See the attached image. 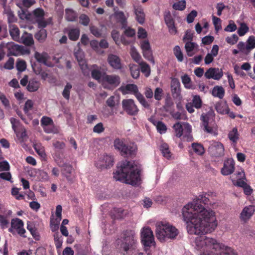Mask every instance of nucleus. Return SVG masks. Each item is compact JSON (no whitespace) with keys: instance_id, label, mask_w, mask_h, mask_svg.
<instances>
[{"instance_id":"1","label":"nucleus","mask_w":255,"mask_h":255,"mask_svg":"<svg viewBox=\"0 0 255 255\" xmlns=\"http://www.w3.org/2000/svg\"><path fill=\"white\" fill-rule=\"evenodd\" d=\"M182 213L190 234H210L213 232L218 226L215 211L198 203L186 204L182 208Z\"/></svg>"},{"instance_id":"2","label":"nucleus","mask_w":255,"mask_h":255,"mask_svg":"<svg viewBox=\"0 0 255 255\" xmlns=\"http://www.w3.org/2000/svg\"><path fill=\"white\" fill-rule=\"evenodd\" d=\"M192 245L198 255H236L231 248L212 237H197Z\"/></svg>"},{"instance_id":"3","label":"nucleus","mask_w":255,"mask_h":255,"mask_svg":"<svg viewBox=\"0 0 255 255\" xmlns=\"http://www.w3.org/2000/svg\"><path fill=\"white\" fill-rule=\"evenodd\" d=\"M140 172L139 166L134 162L124 160L118 165L113 177L117 181L132 185H138L141 181Z\"/></svg>"},{"instance_id":"4","label":"nucleus","mask_w":255,"mask_h":255,"mask_svg":"<svg viewBox=\"0 0 255 255\" xmlns=\"http://www.w3.org/2000/svg\"><path fill=\"white\" fill-rule=\"evenodd\" d=\"M178 234V230L169 223L165 221L156 223L155 235L160 242H165L169 239H174Z\"/></svg>"},{"instance_id":"5","label":"nucleus","mask_w":255,"mask_h":255,"mask_svg":"<svg viewBox=\"0 0 255 255\" xmlns=\"http://www.w3.org/2000/svg\"><path fill=\"white\" fill-rule=\"evenodd\" d=\"M18 15L21 19H26L33 23H37L39 28L45 27L51 21L50 18L47 19L44 18V11L39 8L35 9L32 13L21 9V11H18Z\"/></svg>"},{"instance_id":"6","label":"nucleus","mask_w":255,"mask_h":255,"mask_svg":"<svg viewBox=\"0 0 255 255\" xmlns=\"http://www.w3.org/2000/svg\"><path fill=\"white\" fill-rule=\"evenodd\" d=\"M136 247V238L135 234L131 232L121 241L120 251L123 255H132Z\"/></svg>"},{"instance_id":"7","label":"nucleus","mask_w":255,"mask_h":255,"mask_svg":"<svg viewBox=\"0 0 255 255\" xmlns=\"http://www.w3.org/2000/svg\"><path fill=\"white\" fill-rule=\"evenodd\" d=\"M123 94H133L139 103L145 108L149 109L150 104L146 100L144 96L139 91L137 86L135 84H128L126 85L122 86L119 89Z\"/></svg>"},{"instance_id":"8","label":"nucleus","mask_w":255,"mask_h":255,"mask_svg":"<svg viewBox=\"0 0 255 255\" xmlns=\"http://www.w3.org/2000/svg\"><path fill=\"white\" fill-rule=\"evenodd\" d=\"M121 83V78L119 76L116 74L109 75L106 73L103 74V78L101 84L104 88L113 90L119 85Z\"/></svg>"},{"instance_id":"9","label":"nucleus","mask_w":255,"mask_h":255,"mask_svg":"<svg viewBox=\"0 0 255 255\" xmlns=\"http://www.w3.org/2000/svg\"><path fill=\"white\" fill-rule=\"evenodd\" d=\"M114 165V158L111 155L103 154L99 156L95 162L96 166L100 170L111 168Z\"/></svg>"},{"instance_id":"10","label":"nucleus","mask_w":255,"mask_h":255,"mask_svg":"<svg viewBox=\"0 0 255 255\" xmlns=\"http://www.w3.org/2000/svg\"><path fill=\"white\" fill-rule=\"evenodd\" d=\"M141 242L145 247H150L155 244L153 232L148 227H144L141 230Z\"/></svg>"},{"instance_id":"11","label":"nucleus","mask_w":255,"mask_h":255,"mask_svg":"<svg viewBox=\"0 0 255 255\" xmlns=\"http://www.w3.org/2000/svg\"><path fill=\"white\" fill-rule=\"evenodd\" d=\"M34 57L38 62L42 63L49 67L53 66L55 64L58 62V59L54 57H50L46 52H42L41 53L36 52L34 53Z\"/></svg>"},{"instance_id":"12","label":"nucleus","mask_w":255,"mask_h":255,"mask_svg":"<svg viewBox=\"0 0 255 255\" xmlns=\"http://www.w3.org/2000/svg\"><path fill=\"white\" fill-rule=\"evenodd\" d=\"M23 226L24 223L21 220L17 218H14L11 221V227L8 231L13 234L16 232L20 236L24 237L25 230Z\"/></svg>"},{"instance_id":"13","label":"nucleus","mask_w":255,"mask_h":255,"mask_svg":"<svg viewBox=\"0 0 255 255\" xmlns=\"http://www.w3.org/2000/svg\"><path fill=\"white\" fill-rule=\"evenodd\" d=\"M140 47L144 58L152 64H154L152 51L149 41L148 40H143L140 41Z\"/></svg>"},{"instance_id":"14","label":"nucleus","mask_w":255,"mask_h":255,"mask_svg":"<svg viewBox=\"0 0 255 255\" xmlns=\"http://www.w3.org/2000/svg\"><path fill=\"white\" fill-rule=\"evenodd\" d=\"M123 110L128 115L134 116L137 114L139 110L132 99H126L122 101Z\"/></svg>"},{"instance_id":"15","label":"nucleus","mask_w":255,"mask_h":255,"mask_svg":"<svg viewBox=\"0 0 255 255\" xmlns=\"http://www.w3.org/2000/svg\"><path fill=\"white\" fill-rule=\"evenodd\" d=\"M224 146L218 141H213L209 147L210 154L215 157H221L224 155Z\"/></svg>"},{"instance_id":"16","label":"nucleus","mask_w":255,"mask_h":255,"mask_svg":"<svg viewBox=\"0 0 255 255\" xmlns=\"http://www.w3.org/2000/svg\"><path fill=\"white\" fill-rule=\"evenodd\" d=\"M41 124L44 130L47 133H57L58 131L54 125L52 120L47 117H43L41 120Z\"/></svg>"},{"instance_id":"17","label":"nucleus","mask_w":255,"mask_h":255,"mask_svg":"<svg viewBox=\"0 0 255 255\" xmlns=\"http://www.w3.org/2000/svg\"><path fill=\"white\" fill-rule=\"evenodd\" d=\"M133 11L135 15V20L140 24L144 23L145 14L141 5L134 4L133 5Z\"/></svg>"},{"instance_id":"18","label":"nucleus","mask_w":255,"mask_h":255,"mask_svg":"<svg viewBox=\"0 0 255 255\" xmlns=\"http://www.w3.org/2000/svg\"><path fill=\"white\" fill-rule=\"evenodd\" d=\"M223 76L222 69L218 68H210L205 73L207 79H213L216 80H220Z\"/></svg>"},{"instance_id":"19","label":"nucleus","mask_w":255,"mask_h":255,"mask_svg":"<svg viewBox=\"0 0 255 255\" xmlns=\"http://www.w3.org/2000/svg\"><path fill=\"white\" fill-rule=\"evenodd\" d=\"M164 20L168 28L169 33L172 35L176 34L177 32V30L175 26L174 21L169 11L165 12Z\"/></svg>"},{"instance_id":"20","label":"nucleus","mask_w":255,"mask_h":255,"mask_svg":"<svg viewBox=\"0 0 255 255\" xmlns=\"http://www.w3.org/2000/svg\"><path fill=\"white\" fill-rule=\"evenodd\" d=\"M235 170V161L232 158L225 161L223 167L221 169V173L225 176L229 175Z\"/></svg>"},{"instance_id":"21","label":"nucleus","mask_w":255,"mask_h":255,"mask_svg":"<svg viewBox=\"0 0 255 255\" xmlns=\"http://www.w3.org/2000/svg\"><path fill=\"white\" fill-rule=\"evenodd\" d=\"M74 54L84 74L88 73L87 65L84 60V52L79 48L77 51H75Z\"/></svg>"},{"instance_id":"22","label":"nucleus","mask_w":255,"mask_h":255,"mask_svg":"<svg viewBox=\"0 0 255 255\" xmlns=\"http://www.w3.org/2000/svg\"><path fill=\"white\" fill-rule=\"evenodd\" d=\"M214 197H216L214 193H202L199 195L198 200L205 205L213 206L215 202L212 200V198Z\"/></svg>"},{"instance_id":"23","label":"nucleus","mask_w":255,"mask_h":255,"mask_svg":"<svg viewBox=\"0 0 255 255\" xmlns=\"http://www.w3.org/2000/svg\"><path fill=\"white\" fill-rule=\"evenodd\" d=\"M107 61L109 65L115 69L119 70L122 67L121 59L117 55L109 54L108 56Z\"/></svg>"},{"instance_id":"24","label":"nucleus","mask_w":255,"mask_h":255,"mask_svg":"<svg viewBox=\"0 0 255 255\" xmlns=\"http://www.w3.org/2000/svg\"><path fill=\"white\" fill-rule=\"evenodd\" d=\"M113 15L117 22H120L122 25H127L128 17V14L126 15L124 11L117 9V7H116L114 8V13Z\"/></svg>"},{"instance_id":"25","label":"nucleus","mask_w":255,"mask_h":255,"mask_svg":"<svg viewBox=\"0 0 255 255\" xmlns=\"http://www.w3.org/2000/svg\"><path fill=\"white\" fill-rule=\"evenodd\" d=\"M171 90L174 97H178L180 95L181 88L180 83L178 79L176 78L172 79L171 82Z\"/></svg>"},{"instance_id":"26","label":"nucleus","mask_w":255,"mask_h":255,"mask_svg":"<svg viewBox=\"0 0 255 255\" xmlns=\"http://www.w3.org/2000/svg\"><path fill=\"white\" fill-rule=\"evenodd\" d=\"M201 119L203 122V126L204 127V130L207 133L216 135L217 134L216 129L215 128L209 126V118L207 115H202Z\"/></svg>"},{"instance_id":"27","label":"nucleus","mask_w":255,"mask_h":255,"mask_svg":"<svg viewBox=\"0 0 255 255\" xmlns=\"http://www.w3.org/2000/svg\"><path fill=\"white\" fill-rule=\"evenodd\" d=\"M254 208L253 206H249L245 207L241 213L240 217L244 221H248L253 215Z\"/></svg>"},{"instance_id":"28","label":"nucleus","mask_w":255,"mask_h":255,"mask_svg":"<svg viewBox=\"0 0 255 255\" xmlns=\"http://www.w3.org/2000/svg\"><path fill=\"white\" fill-rule=\"evenodd\" d=\"M198 45L191 41H187L185 45V48L188 56H192L198 49Z\"/></svg>"},{"instance_id":"29","label":"nucleus","mask_w":255,"mask_h":255,"mask_svg":"<svg viewBox=\"0 0 255 255\" xmlns=\"http://www.w3.org/2000/svg\"><path fill=\"white\" fill-rule=\"evenodd\" d=\"M231 180L233 184L237 186V183L240 181H245V174L244 171L241 169L231 176Z\"/></svg>"},{"instance_id":"30","label":"nucleus","mask_w":255,"mask_h":255,"mask_svg":"<svg viewBox=\"0 0 255 255\" xmlns=\"http://www.w3.org/2000/svg\"><path fill=\"white\" fill-rule=\"evenodd\" d=\"M183 137L186 138L187 141H191L193 139L191 135L192 128L191 126L187 123H183Z\"/></svg>"},{"instance_id":"31","label":"nucleus","mask_w":255,"mask_h":255,"mask_svg":"<svg viewBox=\"0 0 255 255\" xmlns=\"http://www.w3.org/2000/svg\"><path fill=\"white\" fill-rule=\"evenodd\" d=\"M225 90L221 86H215L212 91V95L215 97L218 98L220 99L223 98L225 95Z\"/></svg>"},{"instance_id":"32","label":"nucleus","mask_w":255,"mask_h":255,"mask_svg":"<svg viewBox=\"0 0 255 255\" xmlns=\"http://www.w3.org/2000/svg\"><path fill=\"white\" fill-rule=\"evenodd\" d=\"M114 146L116 149L120 151L122 155H123L124 152H125L126 145L122 139H116L114 142Z\"/></svg>"},{"instance_id":"33","label":"nucleus","mask_w":255,"mask_h":255,"mask_svg":"<svg viewBox=\"0 0 255 255\" xmlns=\"http://www.w3.org/2000/svg\"><path fill=\"white\" fill-rule=\"evenodd\" d=\"M182 82L186 89H194L195 87L192 84L190 77L187 74L181 77Z\"/></svg>"},{"instance_id":"34","label":"nucleus","mask_w":255,"mask_h":255,"mask_svg":"<svg viewBox=\"0 0 255 255\" xmlns=\"http://www.w3.org/2000/svg\"><path fill=\"white\" fill-rule=\"evenodd\" d=\"M9 33L12 38L16 41L20 40V33L19 29L15 25H11L9 27Z\"/></svg>"},{"instance_id":"35","label":"nucleus","mask_w":255,"mask_h":255,"mask_svg":"<svg viewBox=\"0 0 255 255\" xmlns=\"http://www.w3.org/2000/svg\"><path fill=\"white\" fill-rule=\"evenodd\" d=\"M215 108L217 111L221 114H226L228 113L229 108L226 103L218 102L216 104Z\"/></svg>"},{"instance_id":"36","label":"nucleus","mask_w":255,"mask_h":255,"mask_svg":"<svg viewBox=\"0 0 255 255\" xmlns=\"http://www.w3.org/2000/svg\"><path fill=\"white\" fill-rule=\"evenodd\" d=\"M33 147L36 153L43 159L46 158V153L44 147L39 142H36L33 144Z\"/></svg>"},{"instance_id":"37","label":"nucleus","mask_w":255,"mask_h":255,"mask_svg":"<svg viewBox=\"0 0 255 255\" xmlns=\"http://www.w3.org/2000/svg\"><path fill=\"white\" fill-rule=\"evenodd\" d=\"M125 152H124L123 156L132 155H134L136 150V145L133 143H130L128 145H126Z\"/></svg>"},{"instance_id":"38","label":"nucleus","mask_w":255,"mask_h":255,"mask_svg":"<svg viewBox=\"0 0 255 255\" xmlns=\"http://www.w3.org/2000/svg\"><path fill=\"white\" fill-rule=\"evenodd\" d=\"M20 40L21 42L28 46H30L34 43L32 35L27 33H23Z\"/></svg>"},{"instance_id":"39","label":"nucleus","mask_w":255,"mask_h":255,"mask_svg":"<svg viewBox=\"0 0 255 255\" xmlns=\"http://www.w3.org/2000/svg\"><path fill=\"white\" fill-rule=\"evenodd\" d=\"M40 86V83L35 79H31L27 86V89L29 92L36 91Z\"/></svg>"},{"instance_id":"40","label":"nucleus","mask_w":255,"mask_h":255,"mask_svg":"<svg viewBox=\"0 0 255 255\" xmlns=\"http://www.w3.org/2000/svg\"><path fill=\"white\" fill-rule=\"evenodd\" d=\"M12 46L13 49L16 50L15 53L13 54L14 55L28 54L30 53L28 49L24 48L22 46L14 44Z\"/></svg>"},{"instance_id":"41","label":"nucleus","mask_w":255,"mask_h":255,"mask_svg":"<svg viewBox=\"0 0 255 255\" xmlns=\"http://www.w3.org/2000/svg\"><path fill=\"white\" fill-rule=\"evenodd\" d=\"M229 139L233 143H236L239 138V134L238 129L234 128L228 133Z\"/></svg>"},{"instance_id":"42","label":"nucleus","mask_w":255,"mask_h":255,"mask_svg":"<svg viewBox=\"0 0 255 255\" xmlns=\"http://www.w3.org/2000/svg\"><path fill=\"white\" fill-rule=\"evenodd\" d=\"M68 35L70 40L76 41L79 38L80 30L77 28L70 29L68 30Z\"/></svg>"},{"instance_id":"43","label":"nucleus","mask_w":255,"mask_h":255,"mask_svg":"<svg viewBox=\"0 0 255 255\" xmlns=\"http://www.w3.org/2000/svg\"><path fill=\"white\" fill-rule=\"evenodd\" d=\"M35 3V0H17L16 5L20 8L22 7H29Z\"/></svg>"},{"instance_id":"44","label":"nucleus","mask_w":255,"mask_h":255,"mask_svg":"<svg viewBox=\"0 0 255 255\" xmlns=\"http://www.w3.org/2000/svg\"><path fill=\"white\" fill-rule=\"evenodd\" d=\"M160 150L161 151L164 157L167 159L171 158L172 154L169 149V146L166 143L161 144L160 146Z\"/></svg>"},{"instance_id":"45","label":"nucleus","mask_w":255,"mask_h":255,"mask_svg":"<svg viewBox=\"0 0 255 255\" xmlns=\"http://www.w3.org/2000/svg\"><path fill=\"white\" fill-rule=\"evenodd\" d=\"M14 133L19 142H23L27 138L26 129L23 127Z\"/></svg>"},{"instance_id":"46","label":"nucleus","mask_w":255,"mask_h":255,"mask_svg":"<svg viewBox=\"0 0 255 255\" xmlns=\"http://www.w3.org/2000/svg\"><path fill=\"white\" fill-rule=\"evenodd\" d=\"M132 58L137 63L142 61L141 56L134 46H131L130 52Z\"/></svg>"},{"instance_id":"47","label":"nucleus","mask_w":255,"mask_h":255,"mask_svg":"<svg viewBox=\"0 0 255 255\" xmlns=\"http://www.w3.org/2000/svg\"><path fill=\"white\" fill-rule=\"evenodd\" d=\"M119 98L118 97L115 96H112L109 97L106 101V104L107 105L112 108L115 107L119 104Z\"/></svg>"},{"instance_id":"48","label":"nucleus","mask_w":255,"mask_h":255,"mask_svg":"<svg viewBox=\"0 0 255 255\" xmlns=\"http://www.w3.org/2000/svg\"><path fill=\"white\" fill-rule=\"evenodd\" d=\"M138 64L140 66L141 72L144 74L146 77H148L150 73L149 66L143 61H141Z\"/></svg>"},{"instance_id":"49","label":"nucleus","mask_w":255,"mask_h":255,"mask_svg":"<svg viewBox=\"0 0 255 255\" xmlns=\"http://www.w3.org/2000/svg\"><path fill=\"white\" fill-rule=\"evenodd\" d=\"M129 69L132 77L134 79H137L139 77L140 72L138 67L134 64H129Z\"/></svg>"},{"instance_id":"50","label":"nucleus","mask_w":255,"mask_h":255,"mask_svg":"<svg viewBox=\"0 0 255 255\" xmlns=\"http://www.w3.org/2000/svg\"><path fill=\"white\" fill-rule=\"evenodd\" d=\"M173 128L174 129L175 135L178 137H180L183 135V123L181 125L180 123H176L174 125Z\"/></svg>"},{"instance_id":"51","label":"nucleus","mask_w":255,"mask_h":255,"mask_svg":"<svg viewBox=\"0 0 255 255\" xmlns=\"http://www.w3.org/2000/svg\"><path fill=\"white\" fill-rule=\"evenodd\" d=\"M96 68L92 71L91 74L92 77L95 80L98 81L101 84V81L103 78V73H102L100 69L96 66Z\"/></svg>"},{"instance_id":"52","label":"nucleus","mask_w":255,"mask_h":255,"mask_svg":"<svg viewBox=\"0 0 255 255\" xmlns=\"http://www.w3.org/2000/svg\"><path fill=\"white\" fill-rule=\"evenodd\" d=\"M237 184V186L242 187L244 189L245 194L249 195L252 194V189L250 186L247 185L245 181H240Z\"/></svg>"},{"instance_id":"53","label":"nucleus","mask_w":255,"mask_h":255,"mask_svg":"<svg viewBox=\"0 0 255 255\" xmlns=\"http://www.w3.org/2000/svg\"><path fill=\"white\" fill-rule=\"evenodd\" d=\"M10 122L12 126V128L14 132L20 130L21 128H23L21 126L19 121L14 118H11Z\"/></svg>"},{"instance_id":"54","label":"nucleus","mask_w":255,"mask_h":255,"mask_svg":"<svg viewBox=\"0 0 255 255\" xmlns=\"http://www.w3.org/2000/svg\"><path fill=\"white\" fill-rule=\"evenodd\" d=\"M249 31V28L245 23H241L239 27L237 32L239 36L245 35Z\"/></svg>"},{"instance_id":"55","label":"nucleus","mask_w":255,"mask_h":255,"mask_svg":"<svg viewBox=\"0 0 255 255\" xmlns=\"http://www.w3.org/2000/svg\"><path fill=\"white\" fill-rule=\"evenodd\" d=\"M35 37L39 42H43L47 37V32L46 30L42 29L36 33Z\"/></svg>"},{"instance_id":"56","label":"nucleus","mask_w":255,"mask_h":255,"mask_svg":"<svg viewBox=\"0 0 255 255\" xmlns=\"http://www.w3.org/2000/svg\"><path fill=\"white\" fill-rule=\"evenodd\" d=\"M153 124L156 126L157 131L161 134L164 133L167 130L166 126L161 122H154Z\"/></svg>"},{"instance_id":"57","label":"nucleus","mask_w":255,"mask_h":255,"mask_svg":"<svg viewBox=\"0 0 255 255\" xmlns=\"http://www.w3.org/2000/svg\"><path fill=\"white\" fill-rule=\"evenodd\" d=\"M37 178L41 181H46L49 179V175L48 173L42 170H38L36 172Z\"/></svg>"},{"instance_id":"58","label":"nucleus","mask_w":255,"mask_h":255,"mask_svg":"<svg viewBox=\"0 0 255 255\" xmlns=\"http://www.w3.org/2000/svg\"><path fill=\"white\" fill-rule=\"evenodd\" d=\"M173 52L175 56L179 62L183 60V54L179 46H176L173 49Z\"/></svg>"},{"instance_id":"59","label":"nucleus","mask_w":255,"mask_h":255,"mask_svg":"<svg viewBox=\"0 0 255 255\" xmlns=\"http://www.w3.org/2000/svg\"><path fill=\"white\" fill-rule=\"evenodd\" d=\"M76 13L71 9H66V18L67 20L72 21H74L76 17Z\"/></svg>"},{"instance_id":"60","label":"nucleus","mask_w":255,"mask_h":255,"mask_svg":"<svg viewBox=\"0 0 255 255\" xmlns=\"http://www.w3.org/2000/svg\"><path fill=\"white\" fill-rule=\"evenodd\" d=\"M192 145L195 152L198 155H202L204 153V148L201 144L193 143Z\"/></svg>"},{"instance_id":"61","label":"nucleus","mask_w":255,"mask_h":255,"mask_svg":"<svg viewBox=\"0 0 255 255\" xmlns=\"http://www.w3.org/2000/svg\"><path fill=\"white\" fill-rule=\"evenodd\" d=\"M72 87V85L69 83H67L62 92L63 96L66 100H69L70 98V92Z\"/></svg>"},{"instance_id":"62","label":"nucleus","mask_w":255,"mask_h":255,"mask_svg":"<svg viewBox=\"0 0 255 255\" xmlns=\"http://www.w3.org/2000/svg\"><path fill=\"white\" fill-rule=\"evenodd\" d=\"M237 47L239 49V51L244 54H248L250 53L248 47L244 42L240 41L237 45Z\"/></svg>"},{"instance_id":"63","label":"nucleus","mask_w":255,"mask_h":255,"mask_svg":"<svg viewBox=\"0 0 255 255\" xmlns=\"http://www.w3.org/2000/svg\"><path fill=\"white\" fill-rule=\"evenodd\" d=\"M16 67L18 71H24L26 68L25 61L21 59H18L16 63Z\"/></svg>"},{"instance_id":"64","label":"nucleus","mask_w":255,"mask_h":255,"mask_svg":"<svg viewBox=\"0 0 255 255\" xmlns=\"http://www.w3.org/2000/svg\"><path fill=\"white\" fill-rule=\"evenodd\" d=\"M185 7L186 1L184 0L179 1L173 5V8L175 10H183Z\"/></svg>"}]
</instances>
